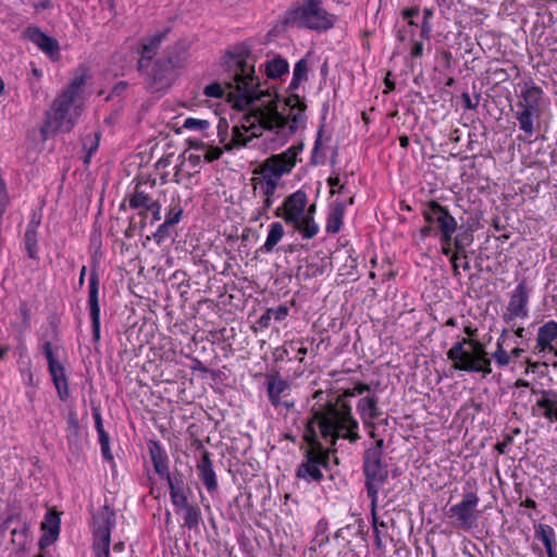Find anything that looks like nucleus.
Instances as JSON below:
<instances>
[{"instance_id": "obj_1", "label": "nucleus", "mask_w": 557, "mask_h": 557, "mask_svg": "<svg viewBox=\"0 0 557 557\" xmlns=\"http://www.w3.org/2000/svg\"><path fill=\"white\" fill-rule=\"evenodd\" d=\"M285 106L289 110L287 116L278 111L276 98L246 115L240 126L233 127L232 140L225 148L232 150L245 147L253 137L262 136L263 132L274 134L278 144L285 143L290 135L305 127L307 121V106L298 95L292 94L287 97Z\"/></svg>"}, {"instance_id": "obj_2", "label": "nucleus", "mask_w": 557, "mask_h": 557, "mask_svg": "<svg viewBox=\"0 0 557 557\" xmlns=\"http://www.w3.org/2000/svg\"><path fill=\"white\" fill-rule=\"evenodd\" d=\"M370 391L369 384L357 382L352 388L344 391L314 411L313 421L318 423L324 440L331 438L332 445H336L338 438L347 440L351 444L361 438L359 422L354 417L351 406L347 399Z\"/></svg>"}, {"instance_id": "obj_3", "label": "nucleus", "mask_w": 557, "mask_h": 557, "mask_svg": "<svg viewBox=\"0 0 557 557\" xmlns=\"http://www.w3.org/2000/svg\"><path fill=\"white\" fill-rule=\"evenodd\" d=\"M519 87L520 92L517 96L513 114L520 131L525 136L532 137L540 128L544 91L532 79L520 83Z\"/></svg>"}, {"instance_id": "obj_4", "label": "nucleus", "mask_w": 557, "mask_h": 557, "mask_svg": "<svg viewBox=\"0 0 557 557\" xmlns=\"http://www.w3.org/2000/svg\"><path fill=\"white\" fill-rule=\"evenodd\" d=\"M231 89L228 97L234 106L244 110L256 100H260L265 94L260 89L259 78L255 75V66L246 59L235 60V70L232 82L227 83Z\"/></svg>"}, {"instance_id": "obj_5", "label": "nucleus", "mask_w": 557, "mask_h": 557, "mask_svg": "<svg viewBox=\"0 0 557 557\" xmlns=\"http://www.w3.org/2000/svg\"><path fill=\"white\" fill-rule=\"evenodd\" d=\"M447 358L453 361L455 370L481 372L483 377L492 373L491 359L484 345L478 341L462 338L456 342L447 351Z\"/></svg>"}, {"instance_id": "obj_6", "label": "nucleus", "mask_w": 557, "mask_h": 557, "mask_svg": "<svg viewBox=\"0 0 557 557\" xmlns=\"http://www.w3.org/2000/svg\"><path fill=\"white\" fill-rule=\"evenodd\" d=\"M335 21L336 17L322 7L321 0H305L300 5L288 10L284 17L286 25L317 32L331 29Z\"/></svg>"}, {"instance_id": "obj_7", "label": "nucleus", "mask_w": 557, "mask_h": 557, "mask_svg": "<svg viewBox=\"0 0 557 557\" xmlns=\"http://www.w3.org/2000/svg\"><path fill=\"white\" fill-rule=\"evenodd\" d=\"M306 205V193L297 190L287 196L282 206L276 208L275 216L282 218L286 224L293 225L304 238L311 239L318 234L319 226L311 214H305Z\"/></svg>"}, {"instance_id": "obj_8", "label": "nucleus", "mask_w": 557, "mask_h": 557, "mask_svg": "<svg viewBox=\"0 0 557 557\" xmlns=\"http://www.w3.org/2000/svg\"><path fill=\"white\" fill-rule=\"evenodd\" d=\"M81 114V106L71 96L61 94L53 100L52 106L46 113V120L40 128L44 139L52 136L55 132H70Z\"/></svg>"}, {"instance_id": "obj_9", "label": "nucleus", "mask_w": 557, "mask_h": 557, "mask_svg": "<svg viewBox=\"0 0 557 557\" xmlns=\"http://www.w3.org/2000/svg\"><path fill=\"white\" fill-rule=\"evenodd\" d=\"M330 444H332L331 441ZM334 446L335 445H331V448L324 449L323 446L314 440L311 447L306 449L304 460L296 470V476L308 483H320L323 479L321 469L329 467L330 450H335L333 448Z\"/></svg>"}, {"instance_id": "obj_10", "label": "nucleus", "mask_w": 557, "mask_h": 557, "mask_svg": "<svg viewBox=\"0 0 557 557\" xmlns=\"http://www.w3.org/2000/svg\"><path fill=\"white\" fill-rule=\"evenodd\" d=\"M362 471L368 497L377 507L379 492L388 478V465L375 454L363 455Z\"/></svg>"}, {"instance_id": "obj_11", "label": "nucleus", "mask_w": 557, "mask_h": 557, "mask_svg": "<svg viewBox=\"0 0 557 557\" xmlns=\"http://www.w3.org/2000/svg\"><path fill=\"white\" fill-rule=\"evenodd\" d=\"M302 145L292 146L282 153L272 154L253 170V175H261L280 183L283 175L292 172L296 165V157Z\"/></svg>"}, {"instance_id": "obj_12", "label": "nucleus", "mask_w": 557, "mask_h": 557, "mask_svg": "<svg viewBox=\"0 0 557 557\" xmlns=\"http://www.w3.org/2000/svg\"><path fill=\"white\" fill-rule=\"evenodd\" d=\"M94 542L95 557H110L111 531L115 524V513L108 506L101 507L94 515Z\"/></svg>"}, {"instance_id": "obj_13", "label": "nucleus", "mask_w": 557, "mask_h": 557, "mask_svg": "<svg viewBox=\"0 0 557 557\" xmlns=\"http://www.w3.org/2000/svg\"><path fill=\"white\" fill-rule=\"evenodd\" d=\"M424 220L436 225V233L440 234L441 243L451 242L457 231V221L448 209L435 200L425 203L422 211Z\"/></svg>"}, {"instance_id": "obj_14", "label": "nucleus", "mask_w": 557, "mask_h": 557, "mask_svg": "<svg viewBox=\"0 0 557 557\" xmlns=\"http://www.w3.org/2000/svg\"><path fill=\"white\" fill-rule=\"evenodd\" d=\"M48 362V370L51 375L53 385L57 389L58 396L61 400H66L70 396V388L65 369L58 360V348H54L50 342L44 343L41 347Z\"/></svg>"}, {"instance_id": "obj_15", "label": "nucleus", "mask_w": 557, "mask_h": 557, "mask_svg": "<svg viewBox=\"0 0 557 557\" xmlns=\"http://www.w3.org/2000/svg\"><path fill=\"white\" fill-rule=\"evenodd\" d=\"M529 289L525 281H521L511 293L509 304L503 315L506 323H511L515 319H525L529 317Z\"/></svg>"}, {"instance_id": "obj_16", "label": "nucleus", "mask_w": 557, "mask_h": 557, "mask_svg": "<svg viewBox=\"0 0 557 557\" xmlns=\"http://www.w3.org/2000/svg\"><path fill=\"white\" fill-rule=\"evenodd\" d=\"M174 70L162 57L157 59L151 71L148 73L149 90L162 91L168 89L172 84Z\"/></svg>"}, {"instance_id": "obj_17", "label": "nucleus", "mask_w": 557, "mask_h": 557, "mask_svg": "<svg viewBox=\"0 0 557 557\" xmlns=\"http://www.w3.org/2000/svg\"><path fill=\"white\" fill-rule=\"evenodd\" d=\"M88 307L91 319L92 338L95 342L100 339V306H99V277L96 272H91L88 285Z\"/></svg>"}, {"instance_id": "obj_18", "label": "nucleus", "mask_w": 557, "mask_h": 557, "mask_svg": "<svg viewBox=\"0 0 557 557\" xmlns=\"http://www.w3.org/2000/svg\"><path fill=\"white\" fill-rule=\"evenodd\" d=\"M156 186V180L150 182H137L133 194L128 198V206L132 209L144 210L139 212L140 215L146 218L147 210L156 202L151 195V190Z\"/></svg>"}, {"instance_id": "obj_19", "label": "nucleus", "mask_w": 557, "mask_h": 557, "mask_svg": "<svg viewBox=\"0 0 557 557\" xmlns=\"http://www.w3.org/2000/svg\"><path fill=\"white\" fill-rule=\"evenodd\" d=\"M163 479L168 481L170 498L173 506H185L188 496L191 494V490L186 483L184 474L175 470Z\"/></svg>"}, {"instance_id": "obj_20", "label": "nucleus", "mask_w": 557, "mask_h": 557, "mask_svg": "<svg viewBox=\"0 0 557 557\" xmlns=\"http://www.w3.org/2000/svg\"><path fill=\"white\" fill-rule=\"evenodd\" d=\"M290 384L288 381L280 377L278 375H269L267 376V391L270 403L274 407H278L283 405L285 408L289 409L294 406L293 403L281 401V396L288 391Z\"/></svg>"}, {"instance_id": "obj_21", "label": "nucleus", "mask_w": 557, "mask_h": 557, "mask_svg": "<svg viewBox=\"0 0 557 557\" xmlns=\"http://www.w3.org/2000/svg\"><path fill=\"white\" fill-rule=\"evenodd\" d=\"M555 339H557V322L552 320L539 329L534 350L537 352L550 351L557 356V349L552 345Z\"/></svg>"}, {"instance_id": "obj_22", "label": "nucleus", "mask_w": 557, "mask_h": 557, "mask_svg": "<svg viewBox=\"0 0 557 557\" xmlns=\"http://www.w3.org/2000/svg\"><path fill=\"white\" fill-rule=\"evenodd\" d=\"M377 404L379 397L375 394H369L358 400L357 410L364 425H373V421L382 414Z\"/></svg>"}, {"instance_id": "obj_23", "label": "nucleus", "mask_w": 557, "mask_h": 557, "mask_svg": "<svg viewBox=\"0 0 557 557\" xmlns=\"http://www.w3.org/2000/svg\"><path fill=\"white\" fill-rule=\"evenodd\" d=\"M148 450L156 473L161 479L168 476L171 473L169 467L170 459L162 445L158 441H150L148 443Z\"/></svg>"}, {"instance_id": "obj_24", "label": "nucleus", "mask_w": 557, "mask_h": 557, "mask_svg": "<svg viewBox=\"0 0 557 557\" xmlns=\"http://www.w3.org/2000/svg\"><path fill=\"white\" fill-rule=\"evenodd\" d=\"M198 476L202 481L209 493L218 490V480L213 469L212 461L208 451H202L200 460L197 462Z\"/></svg>"}, {"instance_id": "obj_25", "label": "nucleus", "mask_w": 557, "mask_h": 557, "mask_svg": "<svg viewBox=\"0 0 557 557\" xmlns=\"http://www.w3.org/2000/svg\"><path fill=\"white\" fill-rule=\"evenodd\" d=\"M541 397L536 400L535 407L542 410L541 416L549 422L557 421V392L554 389H542Z\"/></svg>"}, {"instance_id": "obj_26", "label": "nucleus", "mask_w": 557, "mask_h": 557, "mask_svg": "<svg viewBox=\"0 0 557 557\" xmlns=\"http://www.w3.org/2000/svg\"><path fill=\"white\" fill-rule=\"evenodd\" d=\"M166 33L168 30L158 33L144 40L140 59L138 60V70L140 72L148 70L150 61L159 49Z\"/></svg>"}, {"instance_id": "obj_27", "label": "nucleus", "mask_w": 557, "mask_h": 557, "mask_svg": "<svg viewBox=\"0 0 557 557\" xmlns=\"http://www.w3.org/2000/svg\"><path fill=\"white\" fill-rule=\"evenodd\" d=\"M28 34L29 39L49 57L52 58L59 53V44L54 38L44 34L37 27L28 28Z\"/></svg>"}, {"instance_id": "obj_28", "label": "nucleus", "mask_w": 557, "mask_h": 557, "mask_svg": "<svg viewBox=\"0 0 557 557\" xmlns=\"http://www.w3.org/2000/svg\"><path fill=\"white\" fill-rule=\"evenodd\" d=\"M42 530L46 532L39 544L41 547L51 544L57 540L60 531V518L55 512L48 511L45 516V520L41 523Z\"/></svg>"}, {"instance_id": "obj_29", "label": "nucleus", "mask_w": 557, "mask_h": 557, "mask_svg": "<svg viewBox=\"0 0 557 557\" xmlns=\"http://www.w3.org/2000/svg\"><path fill=\"white\" fill-rule=\"evenodd\" d=\"M449 513L457 518L458 527L463 529H470L476 518L475 510L462 502L453 505L449 508Z\"/></svg>"}, {"instance_id": "obj_30", "label": "nucleus", "mask_w": 557, "mask_h": 557, "mask_svg": "<svg viewBox=\"0 0 557 557\" xmlns=\"http://www.w3.org/2000/svg\"><path fill=\"white\" fill-rule=\"evenodd\" d=\"M251 185L255 194L259 190L263 196V199H270L274 201L273 197L280 183L261 175H253L251 178Z\"/></svg>"}, {"instance_id": "obj_31", "label": "nucleus", "mask_w": 557, "mask_h": 557, "mask_svg": "<svg viewBox=\"0 0 557 557\" xmlns=\"http://www.w3.org/2000/svg\"><path fill=\"white\" fill-rule=\"evenodd\" d=\"M186 49L185 42H175L173 46L168 47L162 58L174 69L181 67L186 59Z\"/></svg>"}, {"instance_id": "obj_32", "label": "nucleus", "mask_w": 557, "mask_h": 557, "mask_svg": "<svg viewBox=\"0 0 557 557\" xmlns=\"http://www.w3.org/2000/svg\"><path fill=\"white\" fill-rule=\"evenodd\" d=\"M284 236V227L281 222H274L270 225V230L265 243L260 247L262 252H271Z\"/></svg>"}, {"instance_id": "obj_33", "label": "nucleus", "mask_w": 557, "mask_h": 557, "mask_svg": "<svg viewBox=\"0 0 557 557\" xmlns=\"http://www.w3.org/2000/svg\"><path fill=\"white\" fill-rule=\"evenodd\" d=\"M264 66L269 78H278L288 73L289 69L288 62L280 55H274L271 60H268Z\"/></svg>"}, {"instance_id": "obj_34", "label": "nucleus", "mask_w": 557, "mask_h": 557, "mask_svg": "<svg viewBox=\"0 0 557 557\" xmlns=\"http://www.w3.org/2000/svg\"><path fill=\"white\" fill-rule=\"evenodd\" d=\"M345 213V205L344 202H336L331 213L327 216L326 221V232L327 233H338L344 219Z\"/></svg>"}, {"instance_id": "obj_35", "label": "nucleus", "mask_w": 557, "mask_h": 557, "mask_svg": "<svg viewBox=\"0 0 557 557\" xmlns=\"http://www.w3.org/2000/svg\"><path fill=\"white\" fill-rule=\"evenodd\" d=\"M176 509H183L185 511L184 515V524L189 530L197 529L201 521V511L198 506L189 505L188 500H186L185 506H174Z\"/></svg>"}, {"instance_id": "obj_36", "label": "nucleus", "mask_w": 557, "mask_h": 557, "mask_svg": "<svg viewBox=\"0 0 557 557\" xmlns=\"http://www.w3.org/2000/svg\"><path fill=\"white\" fill-rule=\"evenodd\" d=\"M308 79V62L306 59H300L296 62L293 72V78L289 83L288 89L296 90L298 89L301 82Z\"/></svg>"}, {"instance_id": "obj_37", "label": "nucleus", "mask_w": 557, "mask_h": 557, "mask_svg": "<svg viewBox=\"0 0 557 557\" xmlns=\"http://www.w3.org/2000/svg\"><path fill=\"white\" fill-rule=\"evenodd\" d=\"M183 212L184 210L181 206V197L178 195L173 196L169 210L165 214V222L172 226L177 224L182 219Z\"/></svg>"}, {"instance_id": "obj_38", "label": "nucleus", "mask_w": 557, "mask_h": 557, "mask_svg": "<svg viewBox=\"0 0 557 557\" xmlns=\"http://www.w3.org/2000/svg\"><path fill=\"white\" fill-rule=\"evenodd\" d=\"M25 248L29 258H37V230L36 225L30 223L24 235Z\"/></svg>"}, {"instance_id": "obj_39", "label": "nucleus", "mask_w": 557, "mask_h": 557, "mask_svg": "<svg viewBox=\"0 0 557 557\" xmlns=\"http://www.w3.org/2000/svg\"><path fill=\"white\" fill-rule=\"evenodd\" d=\"M422 12H423V21L421 24L420 37L422 39L429 40L431 37L432 28H433L432 24H431V20L434 16V10L432 8H424Z\"/></svg>"}, {"instance_id": "obj_40", "label": "nucleus", "mask_w": 557, "mask_h": 557, "mask_svg": "<svg viewBox=\"0 0 557 557\" xmlns=\"http://www.w3.org/2000/svg\"><path fill=\"white\" fill-rule=\"evenodd\" d=\"M85 83H86L85 75L83 73L76 74L74 76V78L71 81L69 87L63 91V94L69 95V96H71V98L76 100V98H77L78 94L81 92L82 87L85 85Z\"/></svg>"}, {"instance_id": "obj_41", "label": "nucleus", "mask_w": 557, "mask_h": 557, "mask_svg": "<svg viewBox=\"0 0 557 557\" xmlns=\"http://www.w3.org/2000/svg\"><path fill=\"white\" fill-rule=\"evenodd\" d=\"M536 533L544 547L555 546V531L552 527L541 524Z\"/></svg>"}, {"instance_id": "obj_42", "label": "nucleus", "mask_w": 557, "mask_h": 557, "mask_svg": "<svg viewBox=\"0 0 557 557\" xmlns=\"http://www.w3.org/2000/svg\"><path fill=\"white\" fill-rule=\"evenodd\" d=\"M209 121L194 117H187L183 123L184 128L196 132H205L209 128Z\"/></svg>"}, {"instance_id": "obj_43", "label": "nucleus", "mask_w": 557, "mask_h": 557, "mask_svg": "<svg viewBox=\"0 0 557 557\" xmlns=\"http://www.w3.org/2000/svg\"><path fill=\"white\" fill-rule=\"evenodd\" d=\"M100 144V133L88 134L83 138V149L86 152L95 153Z\"/></svg>"}, {"instance_id": "obj_44", "label": "nucleus", "mask_w": 557, "mask_h": 557, "mask_svg": "<svg viewBox=\"0 0 557 557\" xmlns=\"http://www.w3.org/2000/svg\"><path fill=\"white\" fill-rule=\"evenodd\" d=\"M101 455L106 460H112L113 455L110 449V437L106 431L98 432Z\"/></svg>"}, {"instance_id": "obj_45", "label": "nucleus", "mask_w": 557, "mask_h": 557, "mask_svg": "<svg viewBox=\"0 0 557 557\" xmlns=\"http://www.w3.org/2000/svg\"><path fill=\"white\" fill-rule=\"evenodd\" d=\"M492 357L500 367H506L510 362V355L504 349L503 343L500 341H497V348L493 352Z\"/></svg>"}, {"instance_id": "obj_46", "label": "nucleus", "mask_w": 557, "mask_h": 557, "mask_svg": "<svg viewBox=\"0 0 557 557\" xmlns=\"http://www.w3.org/2000/svg\"><path fill=\"white\" fill-rule=\"evenodd\" d=\"M472 240L473 236L468 232L457 234L454 238L455 249L458 251H463V248L469 246L472 243Z\"/></svg>"}, {"instance_id": "obj_47", "label": "nucleus", "mask_w": 557, "mask_h": 557, "mask_svg": "<svg viewBox=\"0 0 557 557\" xmlns=\"http://www.w3.org/2000/svg\"><path fill=\"white\" fill-rule=\"evenodd\" d=\"M172 227L171 224H168V222H163L162 224H160L157 228V231L153 233V239L154 242L160 245L161 243H163L168 237H170L171 235V232H170V228Z\"/></svg>"}, {"instance_id": "obj_48", "label": "nucleus", "mask_w": 557, "mask_h": 557, "mask_svg": "<svg viewBox=\"0 0 557 557\" xmlns=\"http://www.w3.org/2000/svg\"><path fill=\"white\" fill-rule=\"evenodd\" d=\"M203 94L209 98H222L224 89L219 83H212L205 87Z\"/></svg>"}, {"instance_id": "obj_49", "label": "nucleus", "mask_w": 557, "mask_h": 557, "mask_svg": "<svg viewBox=\"0 0 557 557\" xmlns=\"http://www.w3.org/2000/svg\"><path fill=\"white\" fill-rule=\"evenodd\" d=\"M322 131L323 129H322V126H321L319 132H318V136H317L315 143H314V147H313V150H312L311 160H312L313 164L323 163V156H321V158L319 159V151H320V147H321Z\"/></svg>"}, {"instance_id": "obj_50", "label": "nucleus", "mask_w": 557, "mask_h": 557, "mask_svg": "<svg viewBox=\"0 0 557 557\" xmlns=\"http://www.w3.org/2000/svg\"><path fill=\"white\" fill-rule=\"evenodd\" d=\"M269 310L275 321H283L288 315V308L284 305L276 308H269Z\"/></svg>"}, {"instance_id": "obj_51", "label": "nucleus", "mask_w": 557, "mask_h": 557, "mask_svg": "<svg viewBox=\"0 0 557 557\" xmlns=\"http://www.w3.org/2000/svg\"><path fill=\"white\" fill-rule=\"evenodd\" d=\"M461 99H462V104L466 109L474 110L479 106L480 95H475L474 100H472V98L470 97L469 94L463 92L461 95Z\"/></svg>"}, {"instance_id": "obj_52", "label": "nucleus", "mask_w": 557, "mask_h": 557, "mask_svg": "<svg viewBox=\"0 0 557 557\" xmlns=\"http://www.w3.org/2000/svg\"><path fill=\"white\" fill-rule=\"evenodd\" d=\"M206 152L203 154L205 159L207 162H212V161H215L218 160L221 154H222V150L218 147H206L205 148Z\"/></svg>"}, {"instance_id": "obj_53", "label": "nucleus", "mask_w": 557, "mask_h": 557, "mask_svg": "<svg viewBox=\"0 0 557 557\" xmlns=\"http://www.w3.org/2000/svg\"><path fill=\"white\" fill-rule=\"evenodd\" d=\"M461 502L475 510L479 504V497L474 492L469 491L465 493Z\"/></svg>"}, {"instance_id": "obj_54", "label": "nucleus", "mask_w": 557, "mask_h": 557, "mask_svg": "<svg viewBox=\"0 0 557 557\" xmlns=\"http://www.w3.org/2000/svg\"><path fill=\"white\" fill-rule=\"evenodd\" d=\"M383 446H384V441L379 440L375 442V444L373 446L367 448L364 450L363 455L375 454V455H377L379 458H383Z\"/></svg>"}, {"instance_id": "obj_55", "label": "nucleus", "mask_w": 557, "mask_h": 557, "mask_svg": "<svg viewBox=\"0 0 557 557\" xmlns=\"http://www.w3.org/2000/svg\"><path fill=\"white\" fill-rule=\"evenodd\" d=\"M92 418L95 420V428L97 433L104 431L103 424H102V416L99 407H92Z\"/></svg>"}, {"instance_id": "obj_56", "label": "nucleus", "mask_w": 557, "mask_h": 557, "mask_svg": "<svg viewBox=\"0 0 557 557\" xmlns=\"http://www.w3.org/2000/svg\"><path fill=\"white\" fill-rule=\"evenodd\" d=\"M424 52V44L422 41H413L412 48L410 51V57L412 59L421 58Z\"/></svg>"}, {"instance_id": "obj_57", "label": "nucleus", "mask_w": 557, "mask_h": 557, "mask_svg": "<svg viewBox=\"0 0 557 557\" xmlns=\"http://www.w3.org/2000/svg\"><path fill=\"white\" fill-rule=\"evenodd\" d=\"M161 202L159 199H156V202L147 210V212H151L152 221L157 222L161 220Z\"/></svg>"}, {"instance_id": "obj_58", "label": "nucleus", "mask_w": 557, "mask_h": 557, "mask_svg": "<svg viewBox=\"0 0 557 557\" xmlns=\"http://www.w3.org/2000/svg\"><path fill=\"white\" fill-rule=\"evenodd\" d=\"M513 437L510 434H507L503 442H498L495 446L496 450L499 454H505L507 451L508 446L512 443Z\"/></svg>"}, {"instance_id": "obj_59", "label": "nucleus", "mask_w": 557, "mask_h": 557, "mask_svg": "<svg viewBox=\"0 0 557 557\" xmlns=\"http://www.w3.org/2000/svg\"><path fill=\"white\" fill-rule=\"evenodd\" d=\"M272 314L270 313V310L268 309L264 313L260 315L257 323L261 329H268L272 321Z\"/></svg>"}, {"instance_id": "obj_60", "label": "nucleus", "mask_w": 557, "mask_h": 557, "mask_svg": "<svg viewBox=\"0 0 557 557\" xmlns=\"http://www.w3.org/2000/svg\"><path fill=\"white\" fill-rule=\"evenodd\" d=\"M127 86H128V84L126 82H124V81H121V82L116 83L113 86V88H112L110 95L108 96V98H112L114 96L122 95L126 90Z\"/></svg>"}, {"instance_id": "obj_61", "label": "nucleus", "mask_w": 557, "mask_h": 557, "mask_svg": "<svg viewBox=\"0 0 557 557\" xmlns=\"http://www.w3.org/2000/svg\"><path fill=\"white\" fill-rule=\"evenodd\" d=\"M419 12H420L419 7L406 8L401 11V16L405 20H409V18H413L414 16H417L419 14Z\"/></svg>"}, {"instance_id": "obj_62", "label": "nucleus", "mask_w": 557, "mask_h": 557, "mask_svg": "<svg viewBox=\"0 0 557 557\" xmlns=\"http://www.w3.org/2000/svg\"><path fill=\"white\" fill-rule=\"evenodd\" d=\"M272 205H273V200L263 199L262 206L257 210L259 212V215H261V216L265 215L267 219H269L267 213H268V210L272 207Z\"/></svg>"}, {"instance_id": "obj_63", "label": "nucleus", "mask_w": 557, "mask_h": 557, "mask_svg": "<svg viewBox=\"0 0 557 557\" xmlns=\"http://www.w3.org/2000/svg\"><path fill=\"white\" fill-rule=\"evenodd\" d=\"M327 184L330 185V187L332 188L331 193L332 194H335V189L334 187L336 186H339V189L338 191L342 193L344 189H345V185H339V178L338 176H335V177H330L327 180Z\"/></svg>"}, {"instance_id": "obj_64", "label": "nucleus", "mask_w": 557, "mask_h": 557, "mask_svg": "<svg viewBox=\"0 0 557 557\" xmlns=\"http://www.w3.org/2000/svg\"><path fill=\"white\" fill-rule=\"evenodd\" d=\"M422 237H426V236H431V235H436V231L435 228L432 226V224H429L424 227L421 228L420 231Z\"/></svg>"}]
</instances>
